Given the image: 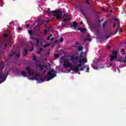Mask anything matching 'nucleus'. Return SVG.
<instances>
[{"label":"nucleus","instance_id":"f257e3e1","mask_svg":"<svg viewBox=\"0 0 126 126\" xmlns=\"http://www.w3.org/2000/svg\"><path fill=\"white\" fill-rule=\"evenodd\" d=\"M48 11L50 12V13L54 14V18H56L57 19H62V15H63V12H62V10L56 9L55 10L51 11L50 8H49Z\"/></svg>","mask_w":126,"mask_h":126},{"label":"nucleus","instance_id":"4be33fe9","mask_svg":"<svg viewBox=\"0 0 126 126\" xmlns=\"http://www.w3.org/2000/svg\"><path fill=\"white\" fill-rule=\"evenodd\" d=\"M38 66L39 67H40V70H43L44 69V66H45V65L42 66L41 65V64H39L38 65Z\"/></svg>","mask_w":126,"mask_h":126},{"label":"nucleus","instance_id":"2eb2a0df","mask_svg":"<svg viewBox=\"0 0 126 126\" xmlns=\"http://www.w3.org/2000/svg\"><path fill=\"white\" fill-rule=\"evenodd\" d=\"M21 74L24 77H27V73H26V72L25 71H22L21 72Z\"/></svg>","mask_w":126,"mask_h":126},{"label":"nucleus","instance_id":"20e7f679","mask_svg":"<svg viewBox=\"0 0 126 126\" xmlns=\"http://www.w3.org/2000/svg\"><path fill=\"white\" fill-rule=\"evenodd\" d=\"M8 75V72L6 73L5 74H2V73L0 72V84L4 82L6 80V78Z\"/></svg>","mask_w":126,"mask_h":126},{"label":"nucleus","instance_id":"5fc2aeb1","mask_svg":"<svg viewBox=\"0 0 126 126\" xmlns=\"http://www.w3.org/2000/svg\"><path fill=\"white\" fill-rule=\"evenodd\" d=\"M83 69H84L82 67L80 69H79V70H81V71H82V70H83Z\"/></svg>","mask_w":126,"mask_h":126},{"label":"nucleus","instance_id":"f8f14e48","mask_svg":"<svg viewBox=\"0 0 126 126\" xmlns=\"http://www.w3.org/2000/svg\"><path fill=\"white\" fill-rule=\"evenodd\" d=\"M117 58V56H115L114 55H111L110 56V61H111V62H113V61H114V60H116Z\"/></svg>","mask_w":126,"mask_h":126},{"label":"nucleus","instance_id":"774afa93","mask_svg":"<svg viewBox=\"0 0 126 126\" xmlns=\"http://www.w3.org/2000/svg\"><path fill=\"white\" fill-rule=\"evenodd\" d=\"M83 24V22H80V24Z\"/></svg>","mask_w":126,"mask_h":126},{"label":"nucleus","instance_id":"79ce46f5","mask_svg":"<svg viewBox=\"0 0 126 126\" xmlns=\"http://www.w3.org/2000/svg\"><path fill=\"white\" fill-rule=\"evenodd\" d=\"M26 27H27V28H29V27H30V25L29 24H27L26 25Z\"/></svg>","mask_w":126,"mask_h":126},{"label":"nucleus","instance_id":"a18cd8bd","mask_svg":"<svg viewBox=\"0 0 126 126\" xmlns=\"http://www.w3.org/2000/svg\"><path fill=\"white\" fill-rule=\"evenodd\" d=\"M113 19H114V20H115V21H118V22H120L119 21V19H117V18H114Z\"/></svg>","mask_w":126,"mask_h":126},{"label":"nucleus","instance_id":"4d7b16f0","mask_svg":"<svg viewBox=\"0 0 126 126\" xmlns=\"http://www.w3.org/2000/svg\"><path fill=\"white\" fill-rule=\"evenodd\" d=\"M18 30L19 31H20L21 30H22L21 28H18Z\"/></svg>","mask_w":126,"mask_h":126},{"label":"nucleus","instance_id":"412c9836","mask_svg":"<svg viewBox=\"0 0 126 126\" xmlns=\"http://www.w3.org/2000/svg\"><path fill=\"white\" fill-rule=\"evenodd\" d=\"M51 45L50 44H45L43 45V48L45 49V48H47V47H49Z\"/></svg>","mask_w":126,"mask_h":126},{"label":"nucleus","instance_id":"a211bd4d","mask_svg":"<svg viewBox=\"0 0 126 126\" xmlns=\"http://www.w3.org/2000/svg\"><path fill=\"white\" fill-rule=\"evenodd\" d=\"M23 52L25 53V54H24V56L25 57H26V56H27V54H28V51H27V49H23Z\"/></svg>","mask_w":126,"mask_h":126},{"label":"nucleus","instance_id":"338daca9","mask_svg":"<svg viewBox=\"0 0 126 126\" xmlns=\"http://www.w3.org/2000/svg\"><path fill=\"white\" fill-rule=\"evenodd\" d=\"M80 29H81V28H77V30H80Z\"/></svg>","mask_w":126,"mask_h":126},{"label":"nucleus","instance_id":"9d476101","mask_svg":"<svg viewBox=\"0 0 126 126\" xmlns=\"http://www.w3.org/2000/svg\"><path fill=\"white\" fill-rule=\"evenodd\" d=\"M63 66H64L65 68H67L68 67H70V64H69V63H65L63 64Z\"/></svg>","mask_w":126,"mask_h":126},{"label":"nucleus","instance_id":"bf43d9fd","mask_svg":"<svg viewBox=\"0 0 126 126\" xmlns=\"http://www.w3.org/2000/svg\"><path fill=\"white\" fill-rule=\"evenodd\" d=\"M49 37H50L51 38V37H53V34H50L49 35Z\"/></svg>","mask_w":126,"mask_h":126},{"label":"nucleus","instance_id":"37998d69","mask_svg":"<svg viewBox=\"0 0 126 126\" xmlns=\"http://www.w3.org/2000/svg\"><path fill=\"white\" fill-rule=\"evenodd\" d=\"M12 57V54H10L8 56V59H10Z\"/></svg>","mask_w":126,"mask_h":126},{"label":"nucleus","instance_id":"680f3d73","mask_svg":"<svg viewBox=\"0 0 126 126\" xmlns=\"http://www.w3.org/2000/svg\"><path fill=\"white\" fill-rule=\"evenodd\" d=\"M4 47H7V44L6 43L4 45Z\"/></svg>","mask_w":126,"mask_h":126},{"label":"nucleus","instance_id":"49530a36","mask_svg":"<svg viewBox=\"0 0 126 126\" xmlns=\"http://www.w3.org/2000/svg\"><path fill=\"white\" fill-rule=\"evenodd\" d=\"M86 2L88 3V4H90V2H89V0H86Z\"/></svg>","mask_w":126,"mask_h":126},{"label":"nucleus","instance_id":"39448f33","mask_svg":"<svg viewBox=\"0 0 126 126\" xmlns=\"http://www.w3.org/2000/svg\"><path fill=\"white\" fill-rule=\"evenodd\" d=\"M79 58H83V57H82V55H80V56L78 55L75 56H74V55H72L71 56L70 60L71 62H73V63H77V61L79 59Z\"/></svg>","mask_w":126,"mask_h":126},{"label":"nucleus","instance_id":"c9c22d12","mask_svg":"<svg viewBox=\"0 0 126 126\" xmlns=\"http://www.w3.org/2000/svg\"><path fill=\"white\" fill-rule=\"evenodd\" d=\"M56 69H58V70H61V67L60 66H56Z\"/></svg>","mask_w":126,"mask_h":126},{"label":"nucleus","instance_id":"c03bdc74","mask_svg":"<svg viewBox=\"0 0 126 126\" xmlns=\"http://www.w3.org/2000/svg\"><path fill=\"white\" fill-rule=\"evenodd\" d=\"M86 72H89V67H88L87 68V70H86Z\"/></svg>","mask_w":126,"mask_h":126},{"label":"nucleus","instance_id":"4468645a","mask_svg":"<svg viewBox=\"0 0 126 126\" xmlns=\"http://www.w3.org/2000/svg\"><path fill=\"white\" fill-rule=\"evenodd\" d=\"M44 51V49H43V48H40L39 49H37L36 53L37 54H41L42 52Z\"/></svg>","mask_w":126,"mask_h":126},{"label":"nucleus","instance_id":"1a4fd4ad","mask_svg":"<svg viewBox=\"0 0 126 126\" xmlns=\"http://www.w3.org/2000/svg\"><path fill=\"white\" fill-rule=\"evenodd\" d=\"M71 27H73L74 29L75 30L77 28V23L76 22H73Z\"/></svg>","mask_w":126,"mask_h":126},{"label":"nucleus","instance_id":"a878e982","mask_svg":"<svg viewBox=\"0 0 126 126\" xmlns=\"http://www.w3.org/2000/svg\"><path fill=\"white\" fill-rule=\"evenodd\" d=\"M117 62H118L119 63H123L124 60L122 59H118L117 60Z\"/></svg>","mask_w":126,"mask_h":126},{"label":"nucleus","instance_id":"aec40b11","mask_svg":"<svg viewBox=\"0 0 126 126\" xmlns=\"http://www.w3.org/2000/svg\"><path fill=\"white\" fill-rule=\"evenodd\" d=\"M83 50V47L81 46H78V50L79 51H82Z\"/></svg>","mask_w":126,"mask_h":126},{"label":"nucleus","instance_id":"58836bf2","mask_svg":"<svg viewBox=\"0 0 126 126\" xmlns=\"http://www.w3.org/2000/svg\"><path fill=\"white\" fill-rule=\"evenodd\" d=\"M30 52H32V51H34V46H33L31 49H30Z\"/></svg>","mask_w":126,"mask_h":126},{"label":"nucleus","instance_id":"052dcab7","mask_svg":"<svg viewBox=\"0 0 126 126\" xmlns=\"http://www.w3.org/2000/svg\"><path fill=\"white\" fill-rule=\"evenodd\" d=\"M54 43H58V40H55Z\"/></svg>","mask_w":126,"mask_h":126},{"label":"nucleus","instance_id":"dca6fc26","mask_svg":"<svg viewBox=\"0 0 126 126\" xmlns=\"http://www.w3.org/2000/svg\"><path fill=\"white\" fill-rule=\"evenodd\" d=\"M3 63H4L3 61H2L0 63V69H2V68L4 67V65Z\"/></svg>","mask_w":126,"mask_h":126},{"label":"nucleus","instance_id":"6e6d98bb","mask_svg":"<svg viewBox=\"0 0 126 126\" xmlns=\"http://www.w3.org/2000/svg\"><path fill=\"white\" fill-rule=\"evenodd\" d=\"M54 39H55L54 37H52L51 38H50V41H53Z\"/></svg>","mask_w":126,"mask_h":126},{"label":"nucleus","instance_id":"8fccbe9b","mask_svg":"<svg viewBox=\"0 0 126 126\" xmlns=\"http://www.w3.org/2000/svg\"><path fill=\"white\" fill-rule=\"evenodd\" d=\"M50 39H51V37H49V36L47 37V40L48 41H49V40H50Z\"/></svg>","mask_w":126,"mask_h":126},{"label":"nucleus","instance_id":"4c0bfd02","mask_svg":"<svg viewBox=\"0 0 126 126\" xmlns=\"http://www.w3.org/2000/svg\"><path fill=\"white\" fill-rule=\"evenodd\" d=\"M8 36V35L7 34H3V37H4V38H7Z\"/></svg>","mask_w":126,"mask_h":126},{"label":"nucleus","instance_id":"e433bc0d","mask_svg":"<svg viewBox=\"0 0 126 126\" xmlns=\"http://www.w3.org/2000/svg\"><path fill=\"white\" fill-rule=\"evenodd\" d=\"M48 33V31L47 30H44V35H47V33Z\"/></svg>","mask_w":126,"mask_h":126},{"label":"nucleus","instance_id":"f03ea898","mask_svg":"<svg viewBox=\"0 0 126 126\" xmlns=\"http://www.w3.org/2000/svg\"><path fill=\"white\" fill-rule=\"evenodd\" d=\"M47 75H48V77H46V81H50L51 79L57 77V72L54 69H52L47 72Z\"/></svg>","mask_w":126,"mask_h":126},{"label":"nucleus","instance_id":"bb28decb","mask_svg":"<svg viewBox=\"0 0 126 126\" xmlns=\"http://www.w3.org/2000/svg\"><path fill=\"white\" fill-rule=\"evenodd\" d=\"M32 61H34L35 62H37V57H36V56H34L32 58Z\"/></svg>","mask_w":126,"mask_h":126},{"label":"nucleus","instance_id":"9b49d317","mask_svg":"<svg viewBox=\"0 0 126 126\" xmlns=\"http://www.w3.org/2000/svg\"><path fill=\"white\" fill-rule=\"evenodd\" d=\"M112 55H113V56H115L116 57H118V50H113L112 51Z\"/></svg>","mask_w":126,"mask_h":126},{"label":"nucleus","instance_id":"09e8293b","mask_svg":"<svg viewBox=\"0 0 126 126\" xmlns=\"http://www.w3.org/2000/svg\"><path fill=\"white\" fill-rule=\"evenodd\" d=\"M35 40H36L37 43V44H39V39H38V38H35Z\"/></svg>","mask_w":126,"mask_h":126},{"label":"nucleus","instance_id":"7ed1b4c3","mask_svg":"<svg viewBox=\"0 0 126 126\" xmlns=\"http://www.w3.org/2000/svg\"><path fill=\"white\" fill-rule=\"evenodd\" d=\"M78 9L79 11H80V12L83 14V16H84L85 18H86L88 24H89V20L86 16V10L81 6L78 7Z\"/></svg>","mask_w":126,"mask_h":126},{"label":"nucleus","instance_id":"423d86ee","mask_svg":"<svg viewBox=\"0 0 126 126\" xmlns=\"http://www.w3.org/2000/svg\"><path fill=\"white\" fill-rule=\"evenodd\" d=\"M82 66V64L79 63L76 67L71 66V70L74 71V72H77L78 70H79V67H81Z\"/></svg>","mask_w":126,"mask_h":126},{"label":"nucleus","instance_id":"e2e57ef3","mask_svg":"<svg viewBox=\"0 0 126 126\" xmlns=\"http://www.w3.org/2000/svg\"><path fill=\"white\" fill-rule=\"evenodd\" d=\"M71 70V67H70V69L68 70V72H70V71Z\"/></svg>","mask_w":126,"mask_h":126},{"label":"nucleus","instance_id":"7c9ffc66","mask_svg":"<svg viewBox=\"0 0 126 126\" xmlns=\"http://www.w3.org/2000/svg\"><path fill=\"white\" fill-rule=\"evenodd\" d=\"M59 57H60V55H59V54L55 55V57L56 58V59H59Z\"/></svg>","mask_w":126,"mask_h":126},{"label":"nucleus","instance_id":"de8ad7c7","mask_svg":"<svg viewBox=\"0 0 126 126\" xmlns=\"http://www.w3.org/2000/svg\"><path fill=\"white\" fill-rule=\"evenodd\" d=\"M16 57L17 58H19V57H20V54H16Z\"/></svg>","mask_w":126,"mask_h":126},{"label":"nucleus","instance_id":"6e6552de","mask_svg":"<svg viewBox=\"0 0 126 126\" xmlns=\"http://www.w3.org/2000/svg\"><path fill=\"white\" fill-rule=\"evenodd\" d=\"M26 69L28 71V73L30 76H31V75H32V73L34 72V70L31 69V68L29 66H26Z\"/></svg>","mask_w":126,"mask_h":126},{"label":"nucleus","instance_id":"393cba45","mask_svg":"<svg viewBox=\"0 0 126 126\" xmlns=\"http://www.w3.org/2000/svg\"><path fill=\"white\" fill-rule=\"evenodd\" d=\"M107 22L106 21L105 22H104L103 24H102V27H103V29H104V28H105V27L106 26V25H107Z\"/></svg>","mask_w":126,"mask_h":126},{"label":"nucleus","instance_id":"864d4df0","mask_svg":"<svg viewBox=\"0 0 126 126\" xmlns=\"http://www.w3.org/2000/svg\"><path fill=\"white\" fill-rule=\"evenodd\" d=\"M109 38H110V35H107L106 37V39H109Z\"/></svg>","mask_w":126,"mask_h":126},{"label":"nucleus","instance_id":"b1692460","mask_svg":"<svg viewBox=\"0 0 126 126\" xmlns=\"http://www.w3.org/2000/svg\"><path fill=\"white\" fill-rule=\"evenodd\" d=\"M117 27H118V28H117V30H120V27H121V26L120 25V22H118V23H117Z\"/></svg>","mask_w":126,"mask_h":126},{"label":"nucleus","instance_id":"f704fd0d","mask_svg":"<svg viewBox=\"0 0 126 126\" xmlns=\"http://www.w3.org/2000/svg\"><path fill=\"white\" fill-rule=\"evenodd\" d=\"M83 63H87V59H83Z\"/></svg>","mask_w":126,"mask_h":126},{"label":"nucleus","instance_id":"c756f323","mask_svg":"<svg viewBox=\"0 0 126 126\" xmlns=\"http://www.w3.org/2000/svg\"><path fill=\"white\" fill-rule=\"evenodd\" d=\"M44 81H45V79H44V78H40V82L43 83V82H44Z\"/></svg>","mask_w":126,"mask_h":126},{"label":"nucleus","instance_id":"603ef678","mask_svg":"<svg viewBox=\"0 0 126 126\" xmlns=\"http://www.w3.org/2000/svg\"><path fill=\"white\" fill-rule=\"evenodd\" d=\"M111 48V46H108L106 48L107 50H109V49H110Z\"/></svg>","mask_w":126,"mask_h":126},{"label":"nucleus","instance_id":"69168bd1","mask_svg":"<svg viewBox=\"0 0 126 126\" xmlns=\"http://www.w3.org/2000/svg\"><path fill=\"white\" fill-rule=\"evenodd\" d=\"M117 69H118V71H119V72H121V70H120V68H118Z\"/></svg>","mask_w":126,"mask_h":126},{"label":"nucleus","instance_id":"0eeeda50","mask_svg":"<svg viewBox=\"0 0 126 126\" xmlns=\"http://www.w3.org/2000/svg\"><path fill=\"white\" fill-rule=\"evenodd\" d=\"M33 32H34V35L35 36H38V35H40V34H41L42 31H41V29L40 28H35L34 29Z\"/></svg>","mask_w":126,"mask_h":126},{"label":"nucleus","instance_id":"473e14b6","mask_svg":"<svg viewBox=\"0 0 126 126\" xmlns=\"http://www.w3.org/2000/svg\"><path fill=\"white\" fill-rule=\"evenodd\" d=\"M83 59H80L79 61H78V63H83Z\"/></svg>","mask_w":126,"mask_h":126},{"label":"nucleus","instance_id":"ea45409f","mask_svg":"<svg viewBox=\"0 0 126 126\" xmlns=\"http://www.w3.org/2000/svg\"><path fill=\"white\" fill-rule=\"evenodd\" d=\"M119 32V30H117L115 32H114V34H117Z\"/></svg>","mask_w":126,"mask_h":126},{"label":"nucleus","instance_id":"72a5a7b5","mask_svg":"<svg viewBox=\"0 0 126 126\" xmlns=\"http://www.w3.org/2000/svg\"><path fill=\"white\" fill-rule=\"evenodd\" d=\"M66 21H68V19H64L63 22H66Z\"/></svg>","mask_w":126,"mask_h":126},{"label":"nucleus","instance_id":"cd10ccee","mask_svg":"<svg viewBox=\"0 0 126 126\" xmlns=\"http://www.w3.org/2000/svg\"><path fill=\"white\" fill-rule=\"evenodd\" d=\"M121 51L122 53H124L123 55H126V51H125V48H122Z\"/></svg>","mask_w":126,"mask_h":126},{"label":"nucleus","instance_id":"ddd939ff","mask_svg":"<svg viewBox=\"0 0 126 126\" xmlns=\"http://www.w3.org/2000/svg\"><path fill=\"white\" fill-rule=\"evenodd\" d=\"M40 77L39 76V75L36 74L33 77V79L36 80V81H39V78Z\"/></svg>","mask_w":126,"mask_h":126},{"label":"nucleus","instance_id":"0e129e2a","mask_svg":"<svg viewBox=\"0 0 126 126\" xmlns=\"http://www.w3.org/2000/svg\"><path fill=\"white\" fill-rule=\"evenodd\" d=\"M120 32H123V29H120Z\"/></svg>","mask_w":126,"mask_h":126},{"label":"nucleus","instance_id":"5701e85b","mask_svg":"<svg viewBox=\"0 0 126 126\" xmlns=\"http://www.w3.org/2000/svg\"><path fill=\"white\" fill-rule=\"evenodd\" d=\"M28 33L30 35H34V32H32V31L29 30Z\"/></svg>","mask_w":126,"mask_h":126},{"label":"nucleus","instance_id":"f3484780","mask_svg":"<svg viewBox=\"0 0 126 126\" xmlns=\"http://www.w3.org/2000/svg\"><path fill=\"white\" fill-rule=\"evenodd\" d=\"M83 40L84 42H86L87 41H89V42H91V41H92V39L88 38H84L83 39Z\"/></svg>","mask_w":126,"mask_h":126},{"label":"nucleus","instance_id":"a19ab883","mask_svg":"<svg viewBox=\"0 0 126 126\" xmlns=\"http://www.w3.org/2000/svg\"><path fill=\"white\" fill-rule=\"evenodd\" d=\"M112 25V28H115V27L116 26V24L115 23H113Z\"/></svg>","mask_w":126,"mask_h":126},{"label":"nucleus","instance_id":"3c124183","mask_svg":"<svg viewBox=\"0 0 126 126\" xmlns=\"http://www.w3.org/2000/svg\"><path fill=\"white\" fill-rule=\"evenodd\" d=\"M86 67H87V66L86 65H85L83 66V68L84 69V68H86Z\"/></svg>","mask_w":126,"mask_h":126},{"label":"nucleus","instance_id":"13d9d810","mask_svg":"<svg viewBox=\"0 0 126 126\" xmlns=\"http://www.w3.org/2000/svg\"><path fill=\"white\" fill-rule=\"evenodd\" d=\"M43 72L44 73H46V72H47V71L45 69H44L43 70Z\"/></svg>","mask_w":126,"mask_h":126},{"label":"nucleus","instance_id":"c85d7f7f","mask_svg":"<svg viewBox=\"0 0 126 126\" xmlns=\"http://www.w3.org/2000/svg\"><path fill=\"white\" fill-rule=\"evenodd\" d=\"M68 61H69V58H68L67 59H65V60L63 61V63H68Z\"/></svg>","mask_w":126,"mask_h":126},{"label":"nucleus","instance_id":"2f4dec72","mask_svg":"<svg viewBox=\"0 0 126 126\" xmlns=\"http://www.w3.org/2000/svg\"><path fill=\"white\" fill-rule=\"evenodd\" d=\"M60 42V43H62V42H63V38L61 37Z\"/></svg>","mask_w":126,"mask_h":126},{"label":"nucleus","instance_id":"6ab92c4d","mask_svg":"<svg viewBox=\"0 0 126 126\" xmlns=\"http://www.w3.org/2000/svg\"><path fill=\"white\" fill-rule=\"evenodd\" d=\"M81 32H82V33H85V32H86V31L87 30V29H80Z\"/></svg>","mask_w":126,"mask_h":126}]
</instances>
